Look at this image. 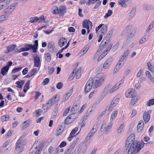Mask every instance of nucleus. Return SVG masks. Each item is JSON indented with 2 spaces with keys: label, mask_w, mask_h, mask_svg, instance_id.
Instances as JSON below:
<instances>
[{
  "label": "nucleus",
  "mask_w": 154,
  "mask_h": 154,
  "mask_svg": "<svg viewBox=\"0 0 154 154\" xmlns=\"http://www.w3.org/2000/svg\"><path fill=\"white\" fill-rule=\"evenodd\" d=\"M145 143L143 141H141L139 143H135L131 144L127 146L125 145L126 148H129L128 151V154H135L137 153L143 147Z\"/></svg>",
  "instance_id": "1"
},
{
  "label": "nucleus",
  "mask_w": 154,
  "mask_h": 154,
  "mask_svg": "<svg viewBox=\"0 0 154 154\" xmlns=\"http://www.w3.org/2000/svg\"><path fill=\"white\" fill-rule=\"evenodd\" d=\"M26 143L25 140L23 137H20L15 144V152L18 154L23 151Z\"/></svg>",
  "instance_id": "2"
},
{
  "label": "nucleus",
  "mask_w": 154,
  "mask_h": 154,
  "mask_svg": "<svg viewBox=\"0 0 154 154\" xmlns=\"http://www.w3.org/2000/svg\"><path fill=\"white\" fill-rule=\"evenodd\" d=\"M106 75L103 72L99 73L97 74L94 78V88H97L101 86L106 79Z\"/></svg>",
  "instance_id": "3"
},
{
  "label": "nucleus",
  "mask_w": 154,
  "mask_h": 154,
  "mask_svg": "<svg viewBox=\"0 0 154 154\" xmlns=\"http://www.w3.org/2000/svg\"><path fill=\"white\" fill-rule=\"evenodd\" d=\"M112 123L109 122L107 125H106V122H104L101 126L100 131L101 133L103 134L105 132L106 134L109 133L112 128Z\"/></svg>",
  "instance_id": "4"
},
{
  "label": "nucleus",
  "mask_w": 154,
  "mask_h": 154,
  "mask_svg": "<svg viewBox=\"0 0 154 154\" xmlns=\"http://www.w3.org/2000/svg\"><path fill=\"white\" fill-rule=\"evenodd\" d=\"M117 90V89L115 85L112 87L111 84H108L106 86L104 89L103 91V93L105 95L108 93L111 94Z\"/></svg>",
  "instance_id": "5"
},
{
  "label": "nucleus",
  "mask_w": 154,
  "mask_h": 154,
  "mask_svg": "<svg viewBox=\"0 0 154 154\" xmlns=\"http://www.w3.org/2000/svg\"><path fill=\"white\" fill-rule=\"evenodd\" d=\"M17 5V3H13L10 5L4 10V13L7 16L11 15Z\"/></svg>",
  "instance_id": "6"
},
{
  "label": "nucleus",
  "mask_w": 154,
  "mask_h": 154,
  "mask_svg": "<svg viewBox=\"0 0 154 154\" xmlns=\"http://www.w3.org/2000/svg\"><path fill=\"white\" fill-rule=\"evenodd\" d=\"M94 80L92 78H90L86 83L85 88V91L88 93L91 90L92 87L94 88Z\"/></svg>",
  "instance_id": "7"
},
{
  "label": "nucleus",
  "mask_w": 154,
  "mask_h": 154,
  "mask_svg": "<svg viewBox=\"0 0 154 154\" xmlns=\"http://www.w3.org/2000/svg\"><path fill=\"white\" fill-rule=\"evenodd\" d=\"M135 136L134 134H131L127 138L126 141L125 145H127V146H128L131 144L138 143L135 140Z\"/></svg>",
  "instance_id": "8"
},
{
  "label": "nucleus",
  "mask_w": 154,
  "mask_h": 154,
  "mask_svg": "<svg viewBox=\"0 0 154 154\" xmlns=\"http://www.w3.org/2000/svg\"><path fill=\"white\" fill-rule=\"evenodd\" d=\"M136 92L135 89L130 88L127 90L125 92V96L127 98H133L136 96Z\"/></svg>",
  "instance_id": "9"
},
{
  "label": "nucleus",
  "mask_w": 154,
  "mask_h": 154,
  "mask_svg": "<svg viewBox=\"0 0 154 154\" xmlns=\"http://www.w3.org/2000/svg\"><path fill=\"white\" fill-rule=\"evenodd\" d=\"M119 98L117 97H114L112 100L111 104L108 107V109L109 111H111L119 103Z\"/></svg>",
  "instance_id": "10"
},
{
  "label": "nucleus",
  "mask_w": 154,
  "mask_h": 154,
  "mask_svg": "<svg viewBox=\"0 0 154 154\" xmlns=\"http://www.w3.org/2000/svg\"><path fill=\"white\" fill-rule=\"evenodd\" d=\"M75 115V113H73L69 115L65 120V123L69 124L72 122L76 118Z\"/></svg>",
  "instance_id": "11"
},
{
  "label": "nucleus",
  "mask_w": 154,
  "mask_h": 154,
  "mask_svg": "<svg viewBox=\"0 0 154 154\" xmlns=\"http://www.w3.org/2000/svg\"><path fill=\"white\" fill-rule=\"evenodd\" d=\"M90 46L88 44L86 45L80 51L79 53L80 57L84 56L88 51L90 48Z\"/></svg>",
  "instance_id": "12"
},
{
  "label": "nucleus",
  "mask_w": 154,
  "mask_h": 154,
  "mask_svg": "<svg viewBox=\"0 0 154 154\" xmlns=\"http://www.w3.org/2000/svg\"><path fill=\"white\" fill-rule=\"evenodd\" d=\"M34 66L38 67H40L41 64V60L38 55H36L33 57Z\"/></svg>",
  "instance_id": "13"
},
{
  "label": "nucleus",
  "mask_w": 154,
  "mask_h": 154,
  "mask_svg": "<svg viewBox=\"0 0 154 154\" xmlns=\"http://www.w3.org/2000/svg\"><path fill=\"white\" fill-rule=\"evenodd\" d=\"M17 45H10L5 47V49L4 51L5 53L7 54L14 51L16 48Z\"/></svg>",
  "instance_id": "14"
},
{
  "label": "nucleus",
  "mask_w": 154,
  "mask_h": 154,
  "mask_svg": "<svg viewBox=\"0 0 154 154\" xmlns=\"http://www.w3.org/2000/svg\"><path fill=\"white\" fill-rule=\"evenodd\" d=\"M11 1V0H0V11L9 5Z\"/></svg>",
  "instance_id": "15"
},
{
  "label": "nucleus",
  "mask_w": 154,
  "mask_h": 154,
  "mask_svg": "<svg viewBox=\"0 0 154 154\" xmlns=\"http://www.w3.org/2000/svg\"><path fill=\"white\" fill-rule=\"evenodd\" d=\"M151 113V111H146L144 112L143 118L145 123H146L148 122L150 120V114Z\"/></svg>",
  "instance_id": "16"
},
{
  "label": "nucleus",
  "mask_w": 154,
  "mask_h": 154,
  "mask_svg": "<svg viewBox=\"0 0 154 154\" xmlns=\"http://www.w3.org/2000/svg\"><path fill=\"white\" fill-rule=\"evenodd\" d=\"M73 92V89L72 88L66 92L63 96V101H66L68 100L72 95Z\"/></svg>",
  "instance_id": "17"
},
{
  "label": "nucleus",
  "mask_w": 154,
  "mask_h": 154,
  "mask_svg": "<svg viewBox=\"0 0 154 154\" xmlns=\"http://www.w3.org/2000/svg\"><path fill=\"white\" fill-rule=\"evenodd\" d=\"M92 23L89 20H85L83 22V27L87 28H90L91 29L92 27Z\"/></svg>",
  "instance_id": "18"
},
{
  "label": "nucleus",
  "mask_w": 154,
  "mask_h": 154,
  "mask_svg": "<svg viewBox=\"0 0 154 154\" xmlns=\"http://www.w3.org/2000/svg\"><path fill=\"white\" fill-rule=\"evenodd\" d=\"M118 111L117 109L114 110L113 111L110 116V118L109 122L113 123V121L115 119L117 116Z\"/></svg>",
  "instance_id": "19"
},
{
  "label": "nucleus",
  "mask_w": 154,
  "mask_h": 154,
  "mask_svg": "<svg viewBox=\"0 0 154 154\" xmlns=\"http://www.w3.org/2000/svg\"><path fill=\"white\" fill-rule=\"evenodd\" d=\"M112 62V59H109L106 60L103 64V68L104 69H108Z\"/></svg>",
  "instance_id": "20"
},
{
  "label": "nucleus",
  "mask_w": 154,
  "mask_h": 154,
  "mask_svg": "<svg viewBox=\"0 0 154 154\" xmlns=\"http://www.w3.org/2000/svg\"><path fill=\"white\" fill-rule=\"evenodd\" d=\"M67 42V40L64 37H62L58 41V45L60 47H62Z\"/></svg>",
  "instance_id": "21"
},
{
  "label": "nucleus",
  "mask_w": 154,
  "mask_h": 154,
  "mask_svg": "<svg viewBox=\"0 0 154 154\" xmlns=\"http://www.w3.org/2000/svg\"><path fill=\"white\" fill-rule=\"evenodd\" d=\"M129 0H119L118 4L122 8H126L128 7V5L125 3L128 2Z\"/></svg>",
  "instance_id": "22"
},
{
  "label": "nucleus",
  "mask_w": 154,
  "mask_h": 154,
  "mask_svg": "<svg viewBox=\"0 0 154 154\" xmlns=\"http://www.w3.org/2000/svg\"><path fill=\"white\" fill-rule=\"evenodd\" d=\"M66 7L65 6H62L60 7L58 10V14L61 16L63 15L66 12Z\"/></svg>",
  "instance_id": "23"
},
{
  "label": "nucleus",
  "mask_w": 154,
  "mask_h": 154,
  "mask_svg": "<svg viewBox=\"0 0 154 154\" xmlns=\"http://www.w3.org/2000/svg\"><path fill=\"white\" fill-rule=\"evenodd\" d=\"M144 125V122L142 120L139 121L137 126V131L138 132H141L143 130Z\"/></svg>",
  "instance_id": "24"
},
{
  "label": "nucleus",
  "mask_w": 154,
  "mask_h": 154,
  "mask_svg": "<svg viewBox=\"0 0 154 154\" xmlns=\"http://www.w3.org/2000/svg\"><path fill=\"white\" fill-rule=\"evenodd\" d=\"M140 97L137 96L135 98L132 99L131 100L130 103L129 104V106L131 107H133L134 105L140 99Z\"/></svg>",
  "instance_id": "25"
},
{
  "label": "nucleus",
  "mask_w": 154,
  "mask_h": 154,
  "mask_svg": "<svg viewBox=\"0 0 154 154\" xmlns=\"http://www.w3.org/2000/svg\"><path fill=\"white\" fill-rule=\"evenodd\" d=\"M59 100V97L57 95L53 97L49 101L52 104H54L57 103Z\"/></svg>",
  "instance_id": "26"
},
{
  "label": "nucleus",
  "mask_w": 154,
  "mask_h": 154,
  "mask_svg": "<svg viewBox=\"0 0 154 154\" xmlns=\"http://www.w3.org/2000/svg\"><path fill=\"white\" fill-rule=\"evenodd\" d=\"M25 47H24L25 51L29 50L30 49L32 50V51L34 53H36L34 50V47L33 45L30 44H26L25 45Z\"/></svg>",
  "instance_id": "27"
},
{
  "label": "nucleus",
  "mask_w": 154,
  "mask_h": 154,
  "mask_svg": "<svg viewBox=\"0 0 154 154\" xmlns=\"http://www.w3.org/2000/svg\"><path fill=\"white\" fill-rule=\"evenodd\" d=\"M107 26L105 25L102 27L98 33L103 35L107 31Z\"/></svg>",
  "instance_id": "28"
},
{
  "label": "nucleus",
  "mask_w": 154,
  "mask_h": 154,
  "mask_svg": "<svg viewBox=\"0 0 154 154\" xmlns=\"http://www.w3.org/2000/svg\"><path fill=\"white\" fill-rule=\"evenodd\" d=\"M79 107V104L75 103L71 109V111L74 112L75 111H77Z\"/></svg>",
  "instance_id": "29"
},
{
  "label": "nucleus",
  "mask_w": 154,
  "mask_h": 154,
  "mask_svg": "<svg viewBox=\"0 0 154 154\" xmlns=\"http://www.w3.org/2000/svg\"><path fill=\"white\" fill-rule=\"evenodd\" d=\"M131 31V33L128 35V38L129 39H131L134 36L136 32V29L135 28H133Z\"/></svg>",
  "instance_id": "30"
},
{
  "label": "nucleus",
  "mask_w": 154,
  "mask_h": 154,
  "mask_svg": "<svg viewBox=\"0 0 154 154\" xmlns=\"http://www.w3.org/2000/svg\"><path fill=\"white\" fill-rule=\"evenodd\" d=\"M124 81V79L122 78L119 81V82L117 83L114 85L117 90H118L121 86V85L123 83Z\"/></svg>",
  "instance_id": "31"
},
{
  "label": "nucleus",
  "mask_w": 154,
  "mask_h": 154,
  "mask_svg": "<svg viewBox=\"0 0 154 154\" xmlns=\"http://www.w3.org/2000/svg\"><path fill=\"white\" fill-rule=\"evenodd\" d=\"M44 58L45 60L48 62H50L51 59V57L50 54L48 53H47L44 54Z\"/></svg>",
  "instance_id": "32"
},
{
  "label": "nucleus",
  "mask_w": 154,
  "mask_h": 154,
  "mask_svg": "<svg viewBox=\"0 0 154 154\" xmlns=\"http://www.w3.org/2000/svg\"><path fill=\"white\" fill-rule=\"evenodd\" d=\"M24 83V81L23 80H20V81H18L16 82L15 84L17 85V87L18 88H22L23 85Z\"/></svg>",
  "instance_id": "33"
},
{
  "label": "nucleus",
  "mask_w": 154,
  "mask_h": 154,
  "mask_svg": "<svg viewBox=\"0 0 154 154\" xmlns=\"http://www.w3.org/2000/svg\"><path fill=\"white\" fill-rule=\"evenodd\" d=\"M31 123V121L29 120H27L25 121L22 127L23 128H27Z\"/></svg>",
  "instance_id": "34"
},
{
  "label": "nucleus",
  "mask_w": 154,
  "mask_h": 154,
  "mask_svg": "<svg viewBox=\"0 0 154 154\" xmlns=\"http://www.w3.org/2000/svg\"><path fill=\"white\" fill-rule=\"evenodd\" d=\"M154 27V20L152 21L148 26L146 30V32H148L151 30Z\"/></svg>",
  "instance_id": "35"
},
{
  "label": "nucleus",
  "mask_w": 154,
  "mask_h": 154,
  "mask_svg": "<svg viewBox=\"0 0 154 154\" xmlns=\"http://www.w3.org/2000/svg\"><path fill=\"white\" fill-rule=\"evenodd\" d=\"M144 8L147 11H149L153 9V7L150 5H144Z\"/></svg>",
  "instance_id": "36"
},
{
  "label": "nucleus",
  "mask_w": 154,
  "mask_h": 154,
  "mask_svg": "<svg viewBox=\"0 0 154 154\" xmlns=\"http://www.w3.org/2000/svg\"><path fill=\"white\" fill-rule=\"evenodd\" d=\"M8 17L6 16V15H0V23L4 22L7 20Z\"/></svg>",
  "instance_id": "37"
},
{
  "label": "nucleus",
  "mask_w": 154,
  "mask_h": 154,
  "mask_svg": "<svg viewBox=\"0 0 154 154\" xmlns=\"http://www.w3.org/2000/svg\"><path fill=\"white\" fill-rule=\"evenodd\" d=\"M30 84V81H27L24 85L23 88V91L26 93L27 90L29 88V85Z\"/></svg>",
  "instance_id": "38"
},
{
  "label": "nucleus",
  "mask_w": 154,
  "mask_h": 154,
  "mask_svg": "<svg viewBox=\"0 0 154 154\" xmlns=\"http://www.w3.org/2000/svg\"><path fill=\"white\" fill-rule=\"evenodd\" d=\"M8 69H9L5 66L2 68L1 73L3 75H5L7 73Z\"/></svg>",
  "instance_id": "39"
},
{
  "label": "nucleus",
  "mask_w": 154,
  "mask_h": 154,
  "mask_svg": "<svg viewBox=\"0 0 154 154\" xmlns=\"http://www.w3.org/2000/svg\"><path fill=\"white\" fill-rule=\"evenodd\" d=\"M52 12L54 14H58V9L57 7V6H53L51 8Z\"/></svg>",
  "instance_id": "40"
},
{
  "label": "nucleus",
  "mask_w": 154,
  "mask_h": 154,
  "mask_svg": "<svg viewBox=\"0 0 154 154\" xmlns=\"http://www.w3.org/2000/svg\"><path fill=\"white\" fill-rule=\"evenodd\" d=\"M74 70H75V75L76 76V79L79 78L81 75V70L77 69H75Z\"/></svg>",
  "instance_id": "41"
},
{
  "label": "nucleus",
  "mask_w": 154,
  "mask_h": 154,
  "mask_svg": "<svg viewBox=\"0 0 154 154\" xmlns=\"http://www.w3.org/2000/svg\"><path fill=\"white\" fill-rule=\"evenodd\" d=\"M38 18L36 16L32 17L30 18L29 22L31 23H35L38 21Z\"/></svg>",
  "instance_id": "42"
},
{
  "label": "nucleus",
  "mask_w": 154,
  "mask_h": 154,
  "mask_svg": "<svg viewBox=\"0 0 154 154\" xmlns=\"http://www.w3.org/2000/svg\"><path fill=\"white\" fill-rule=\"evenodd\" d=\"M97 127L98 126L97 125H94L90 132L94 134L97 131Z\"/></svg>",
  "instance_id": "43"
},
{
  "label": "nucleus",
  "mask_w": 154,
  "mask_h": 154,
  "mask_svg": "<svg viewBox=\"0 0 154 154\" xmlns=\"http://www.w3.org/2000/svg\"><path fill=\"white\" fill-rule=\"evenodd\" d=\"M94 135L93 134L89 132L85 139V141L87 142Z\"/></svg>",
  "instance_id": "44"
},
{
  "label": "nucleus",
  "mask_w": 154,
  "mask_h": 154,
  "mask_svg": "<svg viewBox=\"0 0 154 154\" xmlns=\"http://www.w3.org/2000/svg\"><path fill=\"white\" fill-rule=\"evenodd\" d=\"M112 14V11L111 10H109L107 13L105 14V15L104 16V18L105 19H106L109 17L111 16Z\"/></svg>",
  "instance_id": "45"
},
{
  "label": "nucleus",
  "mask_w": 154,
  "mask_h": 154,
  "mask_svg": "<svg viewBox=\"0 0 154 154\" xmlns=\"http://www.w3.org/2000/svg\"><path fill=\"white\" fill-rule=\"evenodd\" d=\"M154 105V97L153 99L150 100L146 103L147 106H150Z\"/></svg>",
  "instance_id": "46"
},
{
  "label": "nucleus",
  "mask_w": 154,
  "mask_h": 154,
  "mask_svg": "<svg viewBox=\"0 0 154 154\" xmlns=\"http://www.w3.org/2000/svg\"><path fill=\"white\" fill-rule=\"evenodd\" d=\"M108 110V107H106L105 109L102 111L101 113L100 114V115L98 116V119H100L103 116V115L105 113L106 111Z\"/></svg>",
  "instance_id": "47"
},
{
  "label": "nucleus",
  "mask_w": 154,
  "mask_h": 154,
  "mask_svg": "<svg viewBox=\"0 0 154 154\" xmlns=\"http://www.w3.org/2000/svg\"><path fill=\"white\" fill-rule=\"evenodd\" d=\"M99 0H88L86 5H89L90 4H94Z\"/></svg>",
  "instance_id": "48"
},
{
  "label": "nucleus",
  "mask_w": 154,
  "mask_h": 154,
  "mask_svg": "<svg viewBox=\"0 0 154 154\" xmlns=\"http://www.w3.org/2000/svg\"><path fill=\"white\" fill-rule=\"evenodd\" d=\"M9 119V116L7 115H5L1 118V119L2 122H5L8 121Z\"/></svg>",
  "instance_id": "49"
},
{
  "label": "nucleus",
  "mask_w": 154,
  "mask_h": 154,
  "mask_svg": "<svg viewBox=\"0 0 154 154\" xmlns=\"http://www.w3.org/2000/svg\"><path fill=\"white\" fill-rule=\"evenodd\" d=\"M124 126V124H121L119 126L117 130V132L118 133H119L121 132L123 129Z\"/></svg>",
  "instance_id": "50"
},
{
  "label": "nucleus",
  "mask_w": 154,
  "mask_h": 154,
  "mask_svg": "<svg viewBox=\"0 0 154 154\" xmlns=\"http://www.w3.org/2000/svg\"><path fill=\"white\" fill-rule=\"evenodd\" d=\"M136 8H132L130 12L129 16L131 17H133L136 12Z\"/></svg>",
  "instance_id": "51"
},
{
  "label": "nucleus",
  "mask_w": 154,
  "mask_h": 154,
  "mask_svg": "<svg viewBox=\"0 0 154 154\" xmlns=\"http://www.w3.org/2000/svg\"><path fill=\"white\" fill-rule=\"evenodd\" d=\"M42 110L41 109H39L35 111V116L38 117L40 116L42 114Z\"/></svg>",
  "instance_id": "52"
},
{
  "label": "nucleus",
  "mask_w": 154,
  "mask_h": 154,
  "mask_svg": "<svg viewBox=\"0 0 154 154\" xmlns=\"http://www.w3.org/2000/svg\"><path fill=\"white\" fill-rule=\"evenodd\" d=\"M63 129L60 128H58L57 131H56V135L58 136L63 131Z\"/></svg>",
  "instance_id": "53"
},
{
  "label": "nucleus",
  "mask_w": 154,
  "mask_h": 154,
  "mask_svg": "<svg viewBox=\"0 0 154 154\" xmlns=\"http://www.w3.org/2000/svg\"><path fill=\"white\" fill-rule=\"evenodd\" d=\"M34 47V50L35 51L36 53L37 52V50L38 49V41L36 40L35 41V44L33 45Z\"/></svg>",
  "instance_id": "54"
},
{
  "label": "nucleus",
  "mask_w": 154,
  "mask_h": 154,
  "mask_svg": "<svg viewBox=\"0 0 154 154\" xmlns=\"http://www.w3.org/2000/svg\"><path fill=\"white\" fill-rule=\"evenodd\" d=\"M113 32L114 30L113 29H112L109 31L107 35V37L108 38H110L112 35Z\"/></svg>",
  "instance_id": "55"
},
{
  "label": "nucleus",
  "mask_w": 154,
  "mask_h": 154,
  "mask_svg": "<svg viewBox=\"0 0 154 154\" xmlns=\"http://www.w3.org/2000/svg\"><path fill=\"white\" fill-rule=\"evenodd\" d=\"M66 143L65 141H63L60 144V145L57 146V149L64 147L66 145Z\"/></svg>",
  "instance_id": "56"
},
{
  "label": "nucleus",
  "mask_w": 154,
  "mask_h": 154,
  "mask_svg": "<svg viewBox=\"0 0 154 154\" xmlns=\"http://www.w3.org/2000/svg\"><path fill=\"white\" fill-rule=\"evenodd\" d=\"M75 70H74V69L73 70V71L71 73L69 76V79L70 80H72L73 78H74L75 76Z\"/></svg>",
  "instance_id": "57"
},
{
  "label": "nucleus",
  "mask_w": 154,
  "mask_h": 154,
  "mask_svg": "<svg viewBox=\"0 0 154 154\" xmlns=\"http://www.w3.org/2000/svg\"><path fill=\"white\" fill-rule=\"evenodd\" d=\"M120 69V68H119V67L116 66L115 68H114L113 71V74H115L117 73Z\"/></svg>",
  "instance_id": "58"
},
{
  "label": "nucleus",
  "mask_w": 154,
  "mask_h": 154,
  "mask_svg": "<svg viewBox=\"0 0 154 154\" xmlns=\"http://www.w3.org/2000/svg\"><path fill=\"white\" fill-rule=\"evenodd\" d=\"M78 128L77 127L73 129L70 133L71 135H72L73 136H74V134L76 132L78 131Z\"/></svg>",
  "instance_id": "59"
},
{
  "label": "nucleus",
  "mask_w": 154,
  "mask_h": 154,
  "mask_svg": "<svg viewBox=\"0 0 154 154\" xmlns=\"http://www.w3.org/2000/svg\"><path fill=\"white\" fill-rule=\"evenodd\" d=\"M101 3V2L100 1V0L97 1L96 3V4L94 7V9H97L100 5Z\"/></svg>",
  "instance_id": "60"
},
{
  "label": "nucleus",
  "mask_w": 154,
  "mask_h": 154,
  "mask_svg": "<svg viewBox=\"0 0 154 154\" xmlns=\"http://www.w3.org/2000/svg\"><path fill=\"white\" fill-rule=\"evenodd\" d=\"M22 67H18L13 69L12 71V72L15 73L17 72L20 71L21 70Z\"/></svg>",
  "instance_id": "61"
},
{
  "label": "nucleus",
  "mask_w": 154,
  "mask_h": 154,
  "mask_svg": "<svg viewBox=\"0 0 154 154\" xmlns=\"http://www.w3.org/2000/svg\"><path fill=\"white\" fill-rule=\"evenodd\" d=\"M49 82V79L46 78L45 79L44 81L42 82L43 85H47Z\"/></svg>",
  "instance_id": "62"
},
{
  "label": "nucleus",
  "mask_w": 154,
  "mask_h": 154,
  "mask_svg": "<svg viewBox=\"0 0 154 154\" xmlns=\"http://www.w3.org/2000/svg\"><path fill=\"white\" fill-rule=\"evenodd\" d=\"M37 69L36 68L33 69L31 72L30 74L29 75L30 76H32L35 75Z\"/></svg>",
  "instance_id": "63"
},
{
  "label": "nucleus",
  "mask_w": 154,
  "mask_h": 154,
  "mask_svg": "<svg viewBox=\"0 0 154 154\" xmlns=\"http://www.w3.org/2000/svg\"><path fill=\"white\" fill-rule=\"evenodd\" d=\"M54 151V148L51 146H50L48 149V152L49 154H52Z\"/></svg>",
  "instance_id": "64"
}]
</instances>
